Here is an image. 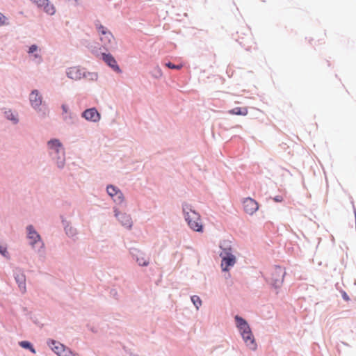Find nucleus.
<instances>
[{"label":"nucleus","mask_w":356,"mask_h":356,"mask_svg":"<svg viewBox=\"0 0 356 356\" xmlns=\"http://www.w3.org/2000/svg\"><path fill=\"white\" fill-rule=\"evenodd\" d=\"M235 320L236 321V326L239 329L246 346L251 350H255L257 348V343L246 321L238 316H235Z\"/></svg>","instance_id":"f257e3e1"},{"label":"nucleus","mask_w":356,"mask_h":356,"mask_svg":"<svg viewBox=\"0 0 356 356\" xmlns=\"http://www.w3.org/2000/svg\"><path fill=\"white\" fill-rule=\"evenodd\" d=\"M183 211L185 213V219L188 226L195 232H202L203 227L201 222L200 216L194 210L191 209L188 205H184Z\"/></svg>","instance_id":"f03ea898"},{"label":"nucleus","mask_w":356,"mask_h":356,"mask_svg":"<svg viewBox=\"0 0 356 356\" xmlns=\"http://www.w3.org/2000/svg\"><path fill=\"white\" fill-rule=\"evenodd\" d=\"M222 249L220 257L222 258L221 267L223 271H228L229 268L233 266L236 263V257L232 252L229 245L224 243L220 245Z\"/></svg>","instance_id":"7ed1b4c3"},{"label":"nucleus","mask_w":356,"mask_h":356,"mask_svg":"<svg viewBox=\"0 0 356 356\" xmlns=\"http://www.w3.org/2000/svg\"><path fill=\"white\" fill-rule=\"evenodd\" d=\"M48 147L51 155L57 154L55 156L58 167H63L65 161V152L61 143L57 139H53L48 142Z\"/></svg>","instance_id":"20e7f679"},{"label":"nucleus","mask_w":356,"mask_h":356,"mask_svg":"<svg viewBox=\"0 0 356 356\" xmlns=\"http://www.w3.org/2000/svg\"><path fill=\"white\" fill-rule=\"evenodd\" d=\"M96 26L99 34L102 47L106 49L111 48L114 42V38L112 33L107 28L101 24H96Z\"/></svg>","instance_id":"39448f33"},{"label":"nucleus","mask_w":356,"mask_h":356,"mask_svg":"<svg viewBox=\"0 0 356 356\" xmlns=\"http://www.w3.org/2000/svg\"><path fill=\"white\" fill-rule=\"evenodd\" d=\"M284 275V269L280 266H275L271 270L269 281L275 288H280L283 284Z\"/></svg>","instance_id":"423d86ee"},{"label":"nucleus","mask_w":356,"mask_h":356,"mask_svg":"<svg viewBox=\"0 0 356 356\" xmlns=\"http://www.w3.org/2000/svg\"><path fill=\"white\" fill-rule=\"evenodd\" d=\"M244 211L249 215L254 214L259 209V203L251 197H247L243 201Z\"/></svg>","instance_id":"0eeeda50"},{"label":"nucleus","mask_w":356,"mask_h":356,"mask_svg":"<svg viewBox=\"0 0 356 356\" xmlns=\"http://www.w3.org/2000/svg\"><path fill=\"white\" fill-rule=\"evenodd\" d=\"M107 193L112 197L113 201L117 204L122 203L124 197L122 193L114 186H108L107 187Z\"/></svg>","instance_id":"6e6552de"},{"label":"nucleus","mask_w":356,"mask_h":356,"mask_svg":"<svg viewBox=\"0 0 356 356\" xmlns=\"http://www.w3.org/2000/svg\"><path fill=\"white\" fill-rule=\"evenodd\" d=\"M36 3L38 7L43 8V10L48 15H54L56 12V8L53 4L50 3L48 0H31Z\"/></svg>","instance_id":"1a4fd4ad"},{"label":"nucleus","mask_w":356,"mask_h":356,"mask_svg":"<svg viewBox=\"0 0 356 356\" xmlns=\"http://www.w3.org/2000/svg\"><path fill=\"white\" fill-rule=\"evenodd\" d=\"M82 116L87 120L93 122H97L100 120L101 115L96 108H92L86 109L83 113Z\"/></svg>","instance_id":"9d476101"},{"label":"nucleus","mask_w":356,"mask_h":356,"mask_svg":"<svg viewBox=\"0 0 356 356\" xmlns=\"http://www.w3.org/2000/svg\"><path fill=\"white\" fill-rule=\"evenodd\" d=\"M102 59L114 71L117 72H121L120 68L118 65L115 59L111 54H102Z\"/></svg>","instance_id":"9b49d317"},{"label":"nucleus","mask_w":356,"mask_h":356,"mask_svg":"<svg viewBox=\"0 0 356 356\" xmlns=\"http://www.w3.org/2000/svg\"><path fill=\"white\" fill-rule=\"evenodd\" d=\"M67 76L72 79L78 80L83 76L82 70L78 67H70L67 71Z\"/></svg>","instance_id":"f8f14e48"},{"label":"nucleus","mask_w":356,"mask_h":356,"mask_svg":"<svg viewBox=\"0 0 356 356\" xmlns=\"http://www.w3.org/2000/svg\"><path fill=\"white\" fill-rule=\"evenodd\" d=\"M28 232V238L31 241V244L33 245L38 241H40V236L37 233V232L34 229L32 225H29L27 227Z\"/></svg>","instance_id":"ddd939ff"},{"label":"nucleus","mask_w":356,"mask_h":356,"mask_svg":"<svg viewBox=\"0 0 356 356\" xmlns=\"http://www.w3.org/2000/svg\"><path fill=\"white\" fill-rule=\"evenodd\" d=\"M115 216L118 218V220L121 222L122 225L127 227H131L132 225V221L129 215L126 213H119L117 211H115Z\"/></svg>","instance_id":"4468645a"},{"label":"nucleus","mask_w":356,"mask_h":356,"mask_svg":"<svg viewBox=\"0 0 356 356\" xmlns=\"http://www.w3.org/2000/svg\"><path fill=\"white\" fill-rule=\"evenodd\" d=\"M30 102L33 107H38L42 103V97L38 90H33L30 95Z\"/></svg>","instance_id":"2eb2a0df"},{"label":"nucleus","mask_w":356,"mask_h":356,"mask_svg":"<svg viewBox=\"0 0 356 356\" xmlns=\"http://www.w3.org/2000/svg\"><path fill=\"white\" fill-rule=\"evenodd\" d=\"M15 280L18 284V286L20 289L22 293H25L26 291V277L24 273H20L15 275Z\"/></svg>","instance_id":"dca6fc26"},{"label":"nucleus","mask_w":356,"mask_h":356,"mask_svg":"<svg viewBox=\"0 0 356 356\" xmlns=\"http://www.w3.org/2000/svg\"><path fill=\"white\" fill-rule=\"evenodd\" d=\"M50 346L51 348L54 351V353L57 354L58 356L61 355L60 353H63V350L65 348L64 345L55 341H51Z\"/></svg>","instance_id":"f3484780"},{"label":"nucleus","mask_w":356,"mask_h":356,"mask_svg":"<svg viewBox=\"0 0 356 356\" xmlns=\"http://www.w3.org/2000/svg\"><path fill=\"white\" fill-rule=\"evenodd\" d=\"M229 114L237 115H246L248 113L247 107H236L228 111Z\"/></svg>","instance_id":"a211bd4d"},{"label":"nucleus","mask_w":356,"mask_h":356,"mask_svg":"<svg viewBox=\"0 0 356 356\" xmlns=\"http://www.w3.org/2000/svg\"><path fill=\"white\" fill-rule=\"evenodd\" d=\"M136 261L138 264L142 266H146L149 264V259H146L145 255H143V254H140L138 256H137Z\"/></svg>","instance_id":"6ab92c4d"},{"label":"nucleus","mask_w":356,"mask_h":356,"mask_svg":"<svg viewBox=\"0 0 356 356\" xmlns=\"http://www.w3.org/2000/svg\"><path fill=\"white\" fill-rule=\"evenodd\" d=\"M19 346L24 348L29 349L34 354L36 353L32 345L27 341H22L19 342Z\"/></svg>","instance_id":"aec40b11"},{"label":"nucleus","mask_w":356,"mask_h":356,"mask_svg":"<svg viewBox=\"0 0 356 356\" xmlns=\"http://www.w3.org/2000/svg\"><path fill=\"white\" fill-rule=\"evenodd\" d=\"M191 301L197 308V309H199V307L202 305V300L197 296H193L191 297Z\"/></svg>","instance_id":"412c9836"},{"label":"nucleus","mask_w":356,"mask_h":356,"mask_svg":"<svg viewBox=\"0 0 356 356\" xmlns=\"http://www.w3.org/2000/svg\"><path fill=\"white\" fill-rule=\"evenodd\" d=\"M61 355L60 356H79L78 353H73L68 348H65L63 353H60Z\"/></svg>","instance_id":"4be33fe9"},{"label":"nucleus","mask_w":356,"mask_h":356,"mask_svg":"<svg viewBox=\"0 0 356 356\" xmlns=\"http://www.w3.org/2000/svg\"><path fill=\"white\" fill-rule=\"evenodd\" d=\"M165 66H167L168 67H169L170 69H175V70H180V69H181L183 67V65L182 64L174 65V64H172L170 62H168V63H165Z\"/></svg>","instance_id":"5701e85b"},{"label":"nucleus","mask_w":356,"mask_h":356,"mask_svg":"<svg viewBox=\"0 0 356 356\" xmlns=\"http://www.w3.org/2000/svg\"><path fill=\"white\" fill-rule=\"evenodd\" d=\"M6 115L8 120H13L15 123L17 122V118L10 111L6 112Z\"/></svg>","instance_id":"b1692460"},{"label":"nucleus","mask_w":356,"mask_h":356,"mask_svg":"<svg viewBox=\"0 0 356 356\" xmlns=\"http://www.w3.org/2000/svg\"><path fill=\"white\" fill-rule=\"evenodd\" d=\"M0 254H2L3 257H8L7 249L5 246L2 245H0Z\"/></svg>","instance_id":"393cba45"},{"label":"nucleus","mask_w":356,"mask_h":356,"mask_svg":"<svg viewBox=\"0 0 356 356\" xmlns=\"http://www.w3.org/2000/svg\"><path fill=\"white\" fill-rule=\"evenodd\" d=\"M6 18L4 15L0 13V26L6 24Z\"/></svg>","instance_id":"a878e982"},{"label":"nucleus","mask_w":356,"mask_h":356,"mask_svg":"<svg viewBox=\"0 0 356 356\" xmlns=\"http://www.w3.org/2000/svg\"><path fill=\"white\" fill-rule=\"evenodd\" d=\"M38 50V47L35 44H33L30 47L29 53L33 54Z\"/></svg>","instance_id":"bb28decb"},{"label":"nucleus","mask_w":356,"mask_h":356,"mask_svg":"<svg viewBox=\"0 0 356 356\" xmlns=\"http://www.w3.org/2000/svg\"><path fill=\"white\" fill-rule=\"evenodd\" d=\"M273 200L276 202H281L283 201V197L282 195H277L273 198Z\"/></svg>","instance_id":"cd10ccee"},{"label":"nucleus","mask_w":356,"mask_h":356,"mask_svg":"<svg viewBox=\"0 0 356 356\" xmlns=\"http://www.w3.org/2000/svg\"><path fill=\"white\" fill-rule=\"evenodd\" d=\"M62 110H63V114H67L69 111V109H68V107L67 105L65 104H63L62 105Z\"/></svg>","instance_id":"c85d7f7f"},{"label":"nucleus","mask_w":356,"mask_h":356,"mask_svg":"<svg viewBox=\"0 0 356 356\" xmlns=\"http://www.w3.org/2000/svg\"><path fill=\"white\" fill-rule=\"evenodd\" d=\"M35 58H38V54H35Z\"/></svg>","instance_id":"c756f323"}]
</instances>
